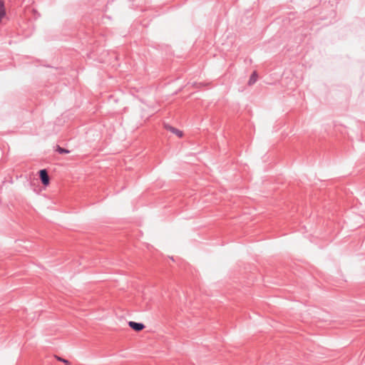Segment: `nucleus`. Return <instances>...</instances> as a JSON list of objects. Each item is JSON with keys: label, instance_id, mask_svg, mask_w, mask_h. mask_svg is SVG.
<instances>
[{"label": "nucleus", "instance_id": "4", "mask_svg": "<svg viewBox=\"0 0 365 365\" xmlns=\"http://www.w3.org/2000/svg\"><path fill=\"white\" fill-rule=\"evenodd\" d=\"M257 80V74L256 71H254L252 75L250 76V78L248 81V84L250 86L254 84Z\"/></svg>", "mask_w": 365, "mask_h": 365}, {"label": "nucleus", "instance_id": "3", "mask_svg": "<svg viewBox=\"0 0 365 365\" xmlns=\"http://www.w3.org/2000/svg\"><path fill=\"white\" fill-rule=\"evenodd\" d=\"M165 128L166 130H170L173 133L176 134L178 137H182V132L180 131V130L174 128V127H172V126H170L169 125H165Z\"/></svg>", "mask_w": 365, "mask_h": 365}, {"label": "nucleus", "instance_id": "2", "mask_svg": "<svg viewBox=\"0 0 365 365\" xmlns=\"http://www.w3.org/2000/svg\"><path fill=\"white\" fill-rule=\"evenodd\" d=\"M128 325L131 329L136 331H140L145 328V325L143 324L132 321L128 322Z\"/></svg>", "mask_w": 365, "mask_h": 365}, {"label": "nucleus", "instance_id": "6", "mask_svg": "<svg viewBox=\"0 0 365 365\" xmlns=\"http://www.w3.org/2000/svg\"><path fill=\"white\" fill-rule=\"evenodd\" d=\"M6 11L5 6H4V1L3 0H0V11Z\"/></svg>", "mask_w": 365, "mask_h": 365}, {"label": "nucleus", "instance_id": "5", "mask_svg": "<svg viewBox=\"0 0 365 365\" xmlns=\"http://www.w3.org/2000/svg\"><path fill=\"white\" fill-rule=\"evenodd\" d=\"M60 154H64V153H68L69 150L67 149H65L63 148H61L60 146H58L56 150Z\"/></svg>", "mask_w": 365, "mask_h": 365}, {"label": "nucleus", "instance_id": "1", "mask_svg": "<svg viewBox=\"0 0 365 365\" xmlns=\"http://www.w3.org/2000/svg\"><path fill=\"white\" fill-rule=\"evenodd\" d=\"M39 178L43 185H48L49 184V176L46 169L39 171Z\"/></svg>", "mask_w": 365, "mask_h": 365}, {"label": "nucleus", "instance_id": "7", "mask_svg": "<svg viewBox=\"0 0 365 365\" xmlns=\"http://www.w3.org/2000/svg\"><path fill=\"white\" fill-rule=\"evenodd\" d=\"M57 359H58V360L63 362L66 364H70V362L68 360H66V359H62L61 357H58Z\"/></svg>", "mask_w": 365, "mask_h": 365}]
</instances>
